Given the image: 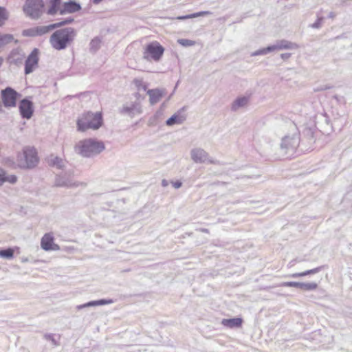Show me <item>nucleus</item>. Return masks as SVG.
<instances>
[{
	"label": "nucleus",
	"mask_w": 352,
	"mask_h": 352,
	"mask_svg": "<svg viewBox=\"0 0 352 352\" xmlns=\"http://www.w3.org/2000/svg\"><path fill=\"white\" fill-rule=\"evenodd\" d=\"M76 36V31L73 28H65L55 31L50 38L52 47L56 50L66 49Z\"/></svg>",
	"instance_id": "nucleus-1"
},
{
	"label": "nucleus",
	"mask_w": 352,
	"mask_h": 352,
	"mask_svg": "<svg viewBox=\"0 0 352 352\" xmlns=\"http://www.w3.org/2000/svg\"><path fill=\"white\" fill-rule=\"evenodd\" d=\"M105 148L102 142L89 138L79 141L75 146V151L84 157H91L100 154Z\"/></svg>",
	"instance_id": "nucleus-2"
},
{
	"label": "nucleus",
	"mask_w": 352,
	"mask_h": 352,
	"mask_svg": "<svg viewBox=\"0 0 352 352\" xmlns=\"http://www.w3.org/2000/svg\"><path fill=\"white\" fill-rule=\"evenodd\" d=\"M102 115L101 112H86L77 120V128L80 131H85L89 129H98L102 124Z\"/></svg>",
	"instance_id": "nucleus-3"
},
{
	"label": "nucleus",
	"mask_w": 352,
	"mask_h": 352,
	"mask_svg": "<svg viewBox=\"0 0 352 352\" xmlns=\"http://www.w3.org/2000/svg\"><path fill=\"white\" fill-rule=\"evenodd\" d=\"M38 163L37 151L34 147L25 146L17 155V165L23 169L34 168Z\"/></svg>",
	"instance_id": "nucleus-4"
},
{
	"label": "nucleus",
	"mask_w": 352,
	"mask_h": 352,
	"mask_svg": "<svg viewBox=\"0 0 352 352\" xmlns=\"http://www.w3.org/2000/svg\"><path fill=\"white\" fill-rule=\"evenodd\" d=\"M43 7V0H26L23 10L28 16L36 20L41 16Z\"/></svg>",
	"instance_id": "nucleus-5"
},
{
	"label": "nucleus",
	"mask_w": 352,
	"mask_h": 352,
	"mask_svg": "<svg viewBox=\"0 0 352 352\" xmlns=\"http://www.w3.org/2000/svg\"><path fill=\"white\" fill-rule=\"evenodd\" d=\"M164 52V47L158 42L154 41L148 43L144 52V58L149 60L159 61Z\"/></svg>",
	"instance_id": "nucleus-6"
},
{
	"label": "nucleus",
	"mask_w": 352,
	"mask_h": 352,
	"mask_svg": "<svg viewBox=\"0 0 352 352\" xmlns=\"http://www.w3.org/2000/svg\"><path fill=\"white\" fill-rule=\"evenodd\" d=\"M2 102L5 107H15L20 94L10 87H7L1 91Z\"/></svg>",
	"instance_id": "nucleus-7"
},
{
	"label": "nucleus",
	"mask_w": 352,
	"mask_h": 352,
	"mask_svg": "<svg viewBox=\"0 0 352 352\" xmlns=\"http://www.w3.org/2000/svg\"><path fill=\"white\" fill-rule=\"evenodd\" d=\"M73 170H68L64 173L57 175L55 179V186L58 187L73 188L79 186L78 182L72 179Z\"/></svg>",
	"instance_id": "nucleus-8"
},
{
	"label": "nucleus",
	"mask_w": 352,
	"mask_h": 352,
	"mask_svg": "<svg viewBox=\"0 0 352 352\" xmlns=\"http://www.w3.org/2000/svg\"><path fill=\"white\" fill-rule=\"evenodd\" d=\"M190 156L195 163H204L206 162H208L210 164H221L219 161L210 158L208 153L201 148L192 149L190 151Z\"/></svg>",
	"instance_id": "nucleus-9"
},
{
	"label": "nucleus",
	"mask_w": 352,
	"mask_h": 352,
	"mask_svg": "<svg viewBox=\"0 0 352 352\" xmlns=\"http://www.w3.org/2000/svg\"><path fill=\"white\" fill-rule=\"evenodd\" d=\"M38 54L39 50L37 48H34L28 55L25 61V74L28 75L32 73L34 70L38 67L39 60Z\"/></svg>",
	"instance_id": "nucleus-10"
},
{
	"label": "nucleus",
	"mask_w": 352,
	"mask_h": 352,
	"mask_svg": "<svg viewBox=\"0 0 352 352\" xmlns=\"http://www.w3.org/2000/svg\"><path fill=\"white\" fill-rule=\"evenodd\" d=\"M20 115L23 119H30L34 113V104L29 98L22 99L19 104Z\"/></svg>",
	"instance_id": "nucleus-11"
},
{
	"label": "nucleus",
	"mask_w": 352,
	"mask_h": 352,
	"mask_svg": "<svg viewBox=\"0 0 352 352\" xmlns=\"http://www.w3.org/2000/svg\"><path fill=\"white\" fill-rule=\"evenodd\" d=\"M299 145V137L298 135L292 136H285L282 139L280 148L284 150L285 153L293 152Z\"/></svg>",
	"instance_id": "nucleus-12"
},
{
	"label": "nucleus",
	"mask_w": 352,
	"mask_h": 352,
	"mask_svg": "<svg viewBox=\"0 0 352 352\" xmlns=\"http://www.w3.org/2000/svg\"><path fill=\"white\" fill-rule=\"evenodd\" d=\"M52 31L51 24L48 25L36 26L34 28L23 30L22 35L26 37H36L45 35Z\"/></svg>",
	"instance_id": "nucleus-13"
},
{
	"label": "nucleus",
	"mask_w": 352,
	"mask_h": 352,
	"mask_svg": "<svg viewBox=\"0 0 352 352\" xmlns=\"http://www.w3.org/2000/svg\"><path fill=\"white\" fill-rule=\"evenodd\" d=\"M316 126L322 133L329 134L333 128L326 113H320L316 117Z\"/></svg>",
	"instance_id": "nucleus-14"
},
{
	"label": "nucleus",
	"mask_w": 352,
	"mask_h": 352,
	"mask_svg": "<svg viewBox=\"0 0 352 352\" xmlns=\"http://www.w3.org/2000/svg\"><path fill=\"white\" fill-rule=\"evenodd\" d=\"M142 112V106L138 102H133L130 104H124L120 109V113L121 114L128 115L131 118H133L135 115L141 114Z\"/></svg>",
	"instance_id": "nucleus-15"
},
{
	"label": "nucleus",
	"mask_w": 352,
	"mask_h": 352,
	"mask_svg": "<svg viewBox=\"0 0 352 352\" xmlns=\"http://www.w3.org/2000/svg\"><path fill=\"white\" fill-rule=\"evenodd\" d=\"M81 9V5L79 3L75 0H69V1L64 2L58 12L60 15H65L78 12Z\"/></svg>",
	"instance_id": "nucleus-16"
},
{
	"label": "nucleus",
	"mask_w": 352,
	"mask_h": 352,
	"mask_svg": "<svg viewBox=\"0 0 352 352\" xmlns=\"http://www.w3.org/2000/svg\"><path fill=\"white\" fill-rule=\"evenodd\" d=\"M41 248L45 251L58 250V245L54 243V236L50 233L45 234L41 239Z\"/></svg>",
	"instance_id": "nucleus-17"
},
{
	"label": "nucleus",
	"mask_w": 352,
	"mask_h": 352,
	"mask_svg": "<svg viewBox=\"0 0 352 352\" xmlns=\"http://www.w3.org/2000/svg\"><path fill=\"white\" fill-rule=\"evenodd\" d=\"M166 94L165 89H151L147 90V94L149 96V102L151 105L157 103L161 98Z\"/></svg>",
	"instance_id": "nucleus-18"
},
{
	"label": "nucleus",
	"mask_w": 352,
	"mask_h": 352,
	"mask_svg": "<svg viewBox=\"0 0 352 352\" xmlns=\"http://www.w3.org/2000/svg\"><path fill=\"white\" fill-rule=\"evenodd\" d=\"M272 45L274 51L283 50H296L298 48V44L285 39L278 40L275 44Z\"/></svg>",
	"instance_id": "nucleus-19"
},
{
	"label": "nucleus",
	"mask_w": 352,
	"mask_h": 352,
	"mask_svg": "<svg viewBox=\"0 0 352 352\" xmlns=\"http://www.w3.org/2000/svg\"><path fill=\"white\" fill-rule=\"evenodd\" d=\"M113 302H114V300L112 299H100V300H91V301L87 302L85 304L78 305L76 307V309L78 310H80V309L87 308V307H94V306H102V305L112 304Z\"/></svg>",
	"instance_id": "nucleus-20"
},
{
	"label": "nucleus",
	"mask_w": 352,
	"mask_h": 352,
	"mask_svg": "<svg viewBox=\"0 0 352 352\" xmlns=\"http://www.w3.org/2000/svg\"><path fill=\"white\" fill-rule=\"evenodd\" d=\"M24 56V54H21L19 50H14L11 52L8 60L10 64L19 65L23 63Z\"/></svg>",
	"instance_id": "nucleus-21"
},
{
	"label": "nucleus",
	"mask_w": 352,
	"mask_h": 352,
	"mask_svg": "<svg viewBox=\"0 0 352 352\" xmlns=\"http://www.w3.org/2000/svg\"><path fill=\"white\" fill-rule=\"evenodd\" d=\"M249 102V97L241 96L236 98L232 102L231 106V110L232 111H236L240 108L245 107Z\"/></svg>",
	"instance_id": "nucleus-22"
},
{
	"label": "nucleus",
	"mask_w": 352,
	"mask_h": 352,
	"mask_svg": "<svg viewBox=\"0 0 352 352\" xmlns=\"http://www.w3.org/2000/svg\"><path fill=\"white\" fill-rule=\"evenodd\" d=\"M243 320L241 318H233L223 319L221 324L229 328L240 327L242 325Z\"/></svg>",
	"instance_id": "nucleus-23"
},
{
	"label": "nucleus",
	"mask_w": 352,
	"mask_h": 352,
	"mask_svg": "<svg viewBox=\"0 0 352 352\" xmlns=\"http://www.w3.org/2000/svg\"><path fill=\"white\" fill-rule=\"evenodd\" d=\"M49 165L58 169H63L65 166V162L57 156L52 155L48 160Z\"/></svg>",
	"instance_id": "nucleus-24"
},
{
	"label": "nucleus",
	"mask_w": 352,
	"mask_h": 352,
	"mask_svg": "<svg viewBox=\"0 0 352 352\" xmlns=\"http://www.w3.org/2000/svg\"><path fill=\"white\" fill-rule=\"evenodd\" d=\"M323 267H324L323 266H320V267H316V268H314L311 270H306L302 272L294 273V274L289 275V277L299 278V277H302V276H305L310 275V274H316V273H318L319 272H320Z\"/></svg>",
	"instance_id": "nucleus-25"
},
{
	"label": "nucleus",
	"mask_w": 352,
	"mask_h": 352,
	"mask_svg": "<svg viewBox=\"0 0 352 352\" xmlns=\"http://www.w3.org/2000/svg\"><path fill=\"white\" fill-rule=\"evenodd\" d=\"M50 6L47 11V14L54 16L60 8L61 0H50Z\"/></svg>",
	"instance_id": "nucleus-26"
},
{
	"label": "nucleus",
	"mask_w": 352,
	"mask_h": 352,
	"mask_svg": "<svg viewBox=\"0 0 352 352\" xmlns=\"http://www.w3.org/2000/svg\"><path fill=\"white\" fill-rule=\"evenodd\" d=\"M185 120V117L179 116L177 113L173 115L166 121V124L168 126H173L176 124H182Z\"/></svg>",
	"instance_id": "nucleus-27"
},
{
	"label": "nucleus",
	"mask_w": 352,
	"mask_h": 352,
	"mask_svg": "<svg viewBox=\"0 0 352 352\" xmlns=\"http://www.w3.org/2000/svg\"><path fill=\"white\" fill-rule=\"evenodd\" d=\"M101 38L99 36L94 37L89 43V51L91 53H96L100 48L101 44Z\"/></svg>",
	"instance_id": "nucleus-28"
},
{
	"label": "nucleus",
	"mask_w": 352,
	"mask_h": 352,
	"mask_svg": "<svg viewBox=\"0 0 352 352\" xmlns=\"http://www.w3.org/2000/svg\"><path fill=\"white\" fill-rule=\"evenodd\" d=\"M210 14V12L209 11H201V12H195V13L190 14L179 16L177 19L178 20H185V19H192V18H196V17H199V16H206V15H208Z\"/></svg>",
	"instance_id": "nucleus-29"
},
{
	"label": "nucleus",
	"mask_w": 352,
	"mask_h": 352,
	"mask_svg": "<svg viewBox=\"0 0 352 352\" xmlns=\"http://www.w3.org/2000/svg\"><path fill=\"white\" fill-rule=\"evenodd\" d=\"M74 18L68 17V18L63 19V21H61L60 22L52 23L51 26H52V30H54L56 28L63 27L64 25L71 24L74 22Z\"/></svg>",
	"instance_id": "nucleus-30"
},
{
	"label": "nucleus",
	"mask_w": 352,
	"mask_h": 352,
	"mask_svg": "<svg viewBox=\"0 0 352 352\" xmlns=\"http://www.w3.org/2000/svg\"><path fill=\"white\" fill-rule=\"evenodd\" d=\"M14 36L11 34H0V45L1 47H3L4 45L12 42L14 41Z\"/></svg>",
	"instance_id": "nucleus-31"
},
{
	"label": "nucleus",
	"mask_w": 352,
	"mask_h": 352,
	"mask_svg": "<svg viewBox=\"0 0 352 352\" xmlns=\"http://www.w3.org/2000/svg\"><path fill=\"white\" fill-rule=\"evenodd\" d=\"M133 84L135 86L138 91H146L148 85L143 82L142 78H134L133 80Z\"/></svg>",
	"instance_id": "nucleus-32"
},
{
	"label": "nucleus",
	"mask_w": 352,
	"mask_h": 352,
	"mask_svg": "<svg viewBox=\"0 0 352 352\" xmlns=\"http://www.w3.org/2000/svg\"><path fill=\"white\" fill-rule=\"evenodd\" d=\"M272 52H274L272 45H269L267 47L262 48L260 50H258L251 54L252 56H261V55H265L268 53H270Z\"/></svg>",
	"instance_id": "nucleus-33"
},
{
	"label": "nucleus",
	"mask_w": 352,
	"mask_h": 352,
	"mask_svg": "<svg viewBox=\"0 0 352 352\" xmlns=\"http://www.w3.org/2000/svg\"><path fill=\"white\" fill-rule=\"evenodd\" d=\"M14 256V250L9 248L7 249H3L0 250V257L7 259L12 258Z\"/></svg>",
	"instance_id": "nucleus-34"
},
{
	"label": "nucleus",
	"mask_w": 352,
	"mask_h": 352,
	"mask_svg": "<svg viewBox=\"0 0 352 352\" xmlns=\"http://www.w3.org/2000/svg\"><path fill=\"white\" fill-rule=\"evenodd\" d=\"M317 287L318 284L316 283H301L300 289L305 291H312Z\"/></svg>",
	"instance_id": "nucleus-35"
},
{
	"label": "nucleus",
	"mask_w": 352,
	"mask_h": 352,
	"mask_svg": "<svg viewBox=\"0 0 352 352\" xmlns=\"http://www.w3.org/2000/svg\"><path fill=\"white\" fill-rule=\"evenodd\" d=\"M324 20V18L322 16H320L318 13L316 21L314 23L309 25V26L314 29H320L322 25Z\"/></svg>",
	"instance_id": "nucleus-36"
},
{
	"label": "nucleus",
	"mask_w": 352,
	"mask_h": 352,
	"mask_svg": "<svg viewBox=\"0 0 352 352\" xmlns=\"http://www.w3.org/2000/svg\"><path fill=\"white\" fill-rule=\"evenodd\" d=\"M8 16L6 9L0 6V27L2 26L8 19Z\"/></svg>",
	"instance_id": "nucleus-37"
},
{
	"label": "nucleus",
	"mask_w": 352,
	"mask_h": 352,
	"mask_svg": "<svg viewBox=\"0 0 352 352\" xmlns=\"http://www.w3.org/2000/svg\"><path fill=\"white\" fill-rule=\"evenodd\" d=\"M177 43L184 47L192 46L195 44V41L186 38H180L177 40Z\"/></svg>",
	"instance_id": "nucleus-38"
},
{
	"label": "nucleus",
	"mask_w": 352,
	"mask_h": 352,
	"mask_svg": "<svg viewBox=\"0 0 352 352\" xmlns=\"http://www.w3.org/2000/svg\"><path fill=\"white\" fill-rule=\"evenodd\" d=\"M44 338L45 340L51 341L55 346H58L59 344L58 342L54 338V334L46 333L44 335Z\"/></svg>",
	"instance_id": "nucleus-39"
},
{
	"label": "nucleus",
	"mask_w": 352,
	"mask_h": 352,
	"mask_svg": "<svg viewBox=\"0 0 352 352\" xmlns=\"http://www.w3.org/2000/svg\"><path fill=\"white\" fill-rule=\"evenodd\" d=\"M300 282H294V281H289V282H285L282 284L283 286L285 287H296V288H300Z\"/></svg>",
	"instance_id": "nucleus-40"
},
{
	"label": "nucleus",
	"mask_w": 352,
	"mask_h": 352,
	"mask_svg": "<svg viewBox=\"0 0 352 352\" xmlns=\"http://www.w3.org/2000/svg\"><path fill=\"white\" fill-rule=\"evenodd\" d=\"M17 181V177L14 175H6L5 173V182H9L10 184H15Z\"/></svg>",
	"instance_id": "nucleus-41"
},
{
	"label": "nucleus",
	"mask_w": 352,
	"mask_h": 352,
	"mask_svg": "<svg viewBox=\"0 0 352 352\" xmlns=\"http://www.w3.org/2000/svg\"><path fill=\"white\" fill-rule=\"evenodd\" d=\"M302 259L295 258V259H293L291 261H289L287 266H288V267H292L294 266L296 263H299V262H302Z\"/></svg>",
	"instance_id": "nucleus-42"
},
{
	"label": "nucleus",
	"mask_w": 352,
	"mask_h": 352,
	"mask_svg": "<svg viewBox=\"0 0 352 352\" xmlns=\"http://www.w3.org/2000/svg\"><path fill=\"white\" fill-rule=\"evenodd\" d=\"M172 184L175 188H179L182 186V183L180 181L173 182Z\"/></svg>",
	"instance_id": "nucleus-43"
},
{
	"label": "nucleus",
	"mask_w": 352,
	"mask_h": 352,
	"mask_svg": "<svg viewBox=\"0 0 352 352\" xmlns=\"http://www.w3.org/2000/svg\"><path fill=\"white\" fill-rule=\"evenodd\" d=\"M291 53H283L280 54V57L283 60H287L291 56Z\"/></svg>",
	"instance_id": "nucleus-44"
},
{
	"label": "nucleus",
	"mask_w": 352,
	"mask_h": 352,
	"mask_svg": "<svg viewBox=\"0 0 352 352\" xmlns=\"http://www.w3.org/2000/svg\"><path fill=\"white\" fill-rule=\"evenodd\" d=\"M5 183V173H0V186Z\"/></svg>",
	"instance_id": "nucleus-45"
},
{
	"label": "nucleus",
	"mask_w": 352,
	"mask_h": 352,
	"mask_svg": "<svg viewBox=\"0 0 352 352\" xmlns=\"http://www.w3.org/2000/svg\"><path fill=\"white\" fill-rule=\"evenodd\" d=\"M162 185L164 187H166L168 185V182L166 179H162Z\"/></svg>",
	"instance_id": "nucleus-46"
},
{
	"label": "nucleus",
	"mask_w": 352,
	"mask_h": 352,
	"mask_svg": "<svg viewBox=\"0 0 352 352\" xmlns=\"http://www.w3.org/2000/svg\"><path fill=\"white\" fill-rule=\"evenodd\" d=\"M336 13H335V12H331L329 14L328 17H329V19H334V18L336 17Z\"/></svg>",
	"instance_id": "nucleus-47"
},
{
	"label": "nucleus",
	"mask_w": 352,
	"mask_h": 352,
	"mask_svg": "<svg viewBox=\"0 0 352 352\" xmlns=\"http://www.w3.org/2000/svg\"><path fill=\"white\" fill-rule=\"evenodd\" d=\"M329 88H330V87L322 86V87H320V88H318L317 89H316V91L326 90Z\"/></svg>",
	"instance_id": "nucleus-48"
},
{
	"label": "nucleus",
	"mask_w": 352,
	"mask_h": 352,
	"mask_svg": "<svg viewBox=\"0 0 352 352\" xmlns=\"http://www.w3.org/2000/svg\"><path fill=\"white\" fill-rule=\"evenodd\" d=\"M201 231L202 232H205V233H208V232H209V231H208V229H206V228H201Z\"/></svg>",
	"instance_id": "nucleus-49"
},
{
	"label": "nucleus",
	"mask_w": 352,
	"mask_h": 352,
	"mask_svg": "<svg viewBox=\"0 0 352 352\" xmlns=\"http://www.w3.org/2000/svg\"><path fill=\"white\" fill-rule=\"evenodd\" d=\"M135 96L138 98L140 97V94L138 92L135 94Z\"/></svg>",
	"instance_id": "nucleus-50"
},
{
	"label": "nucleus",
	"mask_w": 352,
	"mask_h": 352,
	"mask_svg": "<svg viewBox=\"0 0 352 352\" xmlns=\"http://www.w3.org/2000/svg\"><path fill=\"white\" fill-rule=\"evenodd\" d=\"M333 98H334L335 99H336L337 100H338V96L337 95H335V96H333Z\"/></svg>",
	"instance_id": "nucleus-51"
}]
</instances>
